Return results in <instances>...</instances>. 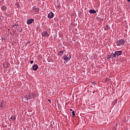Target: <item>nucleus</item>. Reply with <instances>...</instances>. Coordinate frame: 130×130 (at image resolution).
<instances>
[{"mask_svg": "<svg viewBox=\"0 0 130 130\" xmlns=\"http://www.w3.org/2000/svg\"><path fill=\"white\" fill-rule=\"evenodd\" d=\"M33 22H34V19H29L27 20L26 23L28 25H30V24H32Z\"/></svg>", "mask_w": 130, "mask_h": 130, "instance_id": "423d86ee", "label": "nucleus"}, {"mask_svg": "<svg viewBox=\"0 0 130 130\" xmlns=\"http://www.w3.org/2000/svg\"><path fill=\"white\" fill-rule=\"evenodd\" d=\"M33 62H34V61L33 60H31V61H30V63L32 64V63H33Z\"/></svg>", "mask_w": 130, "mask_h": 130, "instance_id": "a211bd4d", "label": "nucleus"}, {"mask_svg": "<svg viewBox=\"0 0 130 130\" xmlns=\"http://www.w3.org/2000/svg\"><path fill=\"white\" fill-rule=\"evenodd\" d=\"M48 102H51V101L50 100H48Z\"/></svg>", "mask_w": 130, "mask_h": 130, "instance_id": "aec40b11", "label": "nucleus"}, {"mask_svg": "<svg viewBox=\"0 0 130 130\" xmlns=\"http://www.w3.org/2000/svg\"><path fill=\"white\" fill-rule=\"evenodd\" d=\"M116 56L117 55V56H119V55H121L122 53V51H115L114 52Z\"/></svg>", "mask_w": 130, "mask_h": 130, "instance_id": "39448f33", "label": "nucleus"}, {"mask_svg": "<svg viewBox=\"0 0 130 130\" xmlns=\"http://www.w3.org/2000/svg\"><path fill=\"white\" fill-rule=\"evenodd\" d=\"M3 104H1V105H0L1 107H2Z\"/></svg>", "mask_w": 130, "mask_h": 130, "instance_id": "4be33fe9", "label": "nucleus"}, {"mask_svg": "<svg viewBox=\"0 0 130 130\" xmlns=\"http://www.w3.org/2000/svg\"><path fill=\"white\" fill-rule=\"evenodd\" d=\"M108 58H109V55H108Z\"/></svg>", "mask_w": 130, "mask_h": 130, "instance_id": "412c9836", "label": "nucleus"}, {"mask_svg": "<svg viewBox=\"0 0 130 130\" xmlns=\"http://www.w3.org/2000/svg\"><path fill=\"white\" fill-rule=\"evenodd\" d=\"M54 17V14L53 12H50L48 14V18L49 19H52Z\"/></svg>", "mask_w": 130, "mask_h": 130, "instance_id": "20e7f679", "label": "nucleus"}, {"mask_svg": "<svg viewBox=\"0 0 130 130\" xmlns=\"http://www.w3.org/2000/svg\"><path fill=\"white\" fill-rule=\"evenodd\" d=\"M40 10V9H39V8H36L35 7H34L32 8V11H34V12H39Z\"/></svg>", "mask_w": 130, "mask_h": 130, "instance_id": "1a4fd4ad", "label": "nucleus"}, {"mask_svg": "<svg viewBox=\"0 0 130 130\" xmlns=\"http://www.w3.org/2000/svg\"><path fill=\"white\" fill-rule=\"evenodd\" d=\"M127 1H128V2H130V0H127Z\"/></svg>", "mask_w": 130, "mask_h": 130, "instance_id": "393cba45", "label": "nucleus"}, {"mask_svg": "<svg viewBox=\"0 0 130 130\" xmlns=\"http://www.w3.org/2000/svg\"><path fill=\"white\" fill-rule=\"evenodd\" d=\"M42 36L43 37H49V34L48 32H47V31H43L42 32Z\"/></svg>", "mask_w": 130, "mask_h": 130, "instance_id": "f03ea898", "label": "nucleus"}, {"mask_svg": "<svg viewBox=\"0 0 130 130\" xmlns=\"http://www.w3.org/2000/svg\"><path fill=\"white\" fill-rule=\"evenodd\" d=\"M115 57H116V56L115 53H112L109 55V58H115Z\"/></svg>", "mask_w": 130, "mask_h": 130, "instance_id": "6e6552de", "label": "nucleus"}, {"mask_svg": "<svg viewBox=\"0 0 130 130\" xmlns=\"http://www.w3.org/2000/svg\"><path fill=\"white\" fill-rule=\"evenodd\" d=\"M92 84H95V82H92Z\"/></svg>", "mask_w": 130, "mask_h": 130, "instance_id": "5701e85b", "label": "nucleus"}, {"mask_svg": "<svg viewBox=\"0 0 130 130\" xmlns=\"http://www.w3.org/2000/svg\"><path fill=\"white\" fill-rule=\"evenodd\" d=\"M104 29L105 31H108L109 29V26L108 25H106L104 27Z\"/></svg>", "mask_w": 130, "mask_h": 130, "instance_id": "f8f14e48", "label": "nucleus"}, {"mask_svg": "<svg viewBox=\"0 0 130 130\" xmlns=\"http://www.w3.org/2000/svg\"><path fill=\"white\" fill-rule=\"evenodd\" d=\"M89 12L90 13V14H96V11L94 10H90L89 11Z\"/></svg>", "mask_w": 130, "mask_h": 130, "instance_id": "9b49d317", "label": "nucleus"}, {"mask_svg": "<svg viewBox=\"0 0 130 130\" xmlns=\"http://www.w3.org/2000/svg\"><path fill=\"white\" fill-rule=\"evenodd\" d=\"M110 81V79L107 78V81Z\"/></svg>", "mask_w": 130, "mask_h": 130, "instance_id": "6ab92c4d", "label": "nucleus"}, {"mask_svg": "<svg viewBox=\"0 0 130 130\" xmlns=\"http://www.w3.org/2000/svg\"><path fill=\"white\" fill-rule=\"evenodd\" d=\"M35 96H36V94H28V95L27 96V99L28 100H30V99H31L32 98H33V97H35Z\"/></svg>", "mask_w": 130, "mask_h": 130, "instance_id": "7ed1b4c3", "label": "nucleus"}, {"mask_svg": "<svg viewBox=\"0 0 130 130\" xmlns=\"http://www.w3.org/2000/svg\"><path fill=\"white\" fill-rule=\"evenodd\" d=\"M38 69V65L37 64H35L32 67V70L33 71H37V69Z\"/></svg>", "mask_w": 130, "mask_h": 130, "instance_id": "9d476101", "label": "nucleus"}, {"mask_svg": "<svg viewBox=\"0 0 130 130\" xmlns=\"http://www.w3.org/2000/svg\"><path fill=\"white\" fill-rule=\"evenodd\" d=\"M70 111H73V110H72V109H70Z\"/></svg>", "mask_w": 130, "mask_h": 130, "instance_id": "b1692460", "label": "nucleus"}, {"mask_svg": "<svg viewBox=\"0 0 130 130\" xmlns=\"http://www.w3.org/2000/svg\"><path fill=\"white\" fill-rule=\"evenodd\" d=\"M58 54V55H60V56H61V55H63V51H59Z\"/></svg>", "mask_w": 130, "mask_h": 130, "instance_id": "2eb2a0df", "label": "nucleus"}, {"mask_svg": "<svg viewBox=\"0 0 130 130\" xmlns=\"http://www.w3.org/2000/svg\"><path fill=\"white\" fill-rule=\"evenodd\" d=\"M124 43H125V41L122 39L117 41L116 42V45L117 46H120L121 45H124Z\"/></svg>", "mask_w": 130, "mask_h": 130, "instance_id": "f257e3e1", "label": "nucleus"}, {"mask_svg": "<svg viewBox=\"0 0 130 130\" xmlns=\"http://www.w3.org/2000/svg\"><path fill=\"white\" fill-rule=\"evenodd\" d=\"M69 56H70V58H69V57H67V56H66V55H64L63 56L64 60H65L66 61H67V60H70V59H71V57H72V56H71L70 54H69Z\"/></svg>", "mask_w": 130, "mask_h": 130, "instance_id": "0eeeda50", "label": "nucleus"}, {"mask_svg": "<svg viewBox=\"0 0 130 130\" xmlns=\"http://www.w3.org/2000/svg\"><path fill=\"white\" fill-rule=\"evenodd\" d=\"M1 10H2V11H7V7H6V6H3L2 8H1Z\"/></svg>", "mask_w": 130, "mask_h": 130, "instance_id": "ddd939ff", "label": "nucleus"}, {"mask_svg": "<svg viewBox=\"0 0 130 130\" xmlns=\"http://www.w3.org/2000/svg\"><path fill=\"white\" fill-rule=\"evenodd\" d=\"M112 130H116V127H113Z\"/></svg>", "mask_w": 130, "mask_h": 130, "instance_id": "f3484780", "label": "nucleus"}, {"mask_svg": "<svg viewBox=\"0 0 130 130\" xmlns=\"http://www.w3.org/2000/svg\"><path fill=\"white\" fill-rule=\"evenodd\" d=\"M10 119H11V120L15 121L16 120V117L12 116L11 117Z\"/></svg>", "mask_w": 130, "mask_h": 130, "instance_id": "4468645a", "label": "nucleus"}, {"mask_svg": "<svg viewBox=\"0 0 130 130\" xmlns=\"http://www.w3.org/2000/svg\"><path fill=\"white\" fill-rule=\"evenodd\" d=\"M72 115L73 116H75V115H76V112H75V111H72Z\"/></svg>", "mask_w": 130, "mask_h": 130, "instance_id": "dca6fc26", "label": "nucleus"}]
</instances>
